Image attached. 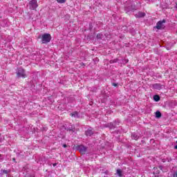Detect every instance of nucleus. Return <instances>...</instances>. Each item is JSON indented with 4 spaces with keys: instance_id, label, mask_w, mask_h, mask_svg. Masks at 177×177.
<instances>
[{
    "instance_id": "obj_17",
    "label": "nucleus",
    "mask_w": 177,
    "mask_h": 177,
    "mask_svg": "<svg viewBox=\"0 0 177 177\" xmlns=\"http://www.w3.org/2000/svg\"><path fill=\"white\" fill-rule=\"evenodd\" d=\"M3 174H8V170H3Z\"/></svg>"
},
{
    "instance_id": "obj_3",
    "label": "nucleus",
    "mask_w": 177,
    "mask_h": 177,
    "mask_svg": "<svg viewBox=\"0 0 177 177\" xmlns=\"http://www.w3.org/2000/svg\"><path fill=\"white\" fill-rule=\"evenodd\" d=\"M17 77L26 78L27 77V75H26V72L24 71V69L21 68H19L18 71L17 72Z\"/></svg>"
},
{
    "instance_id": "obj_16",
    "label": "nucleus",
    "mask_w": 177,
    "mask_h": 177,
    "mask_svg": "<svg viewBox=\"0 0 177 177\" xmlns=\"http://www.w3.org/2000/svg\"><path fill=\"white\" fill-rule=\"evenodd\" d=\"M102 37H103V35H97V38H102Z\"/></svg>"
},
{
    "instance_id": "obj_6",
    "label": "nucleus",
    "mask_w": 177,
    "mask_h": 177,
    "mask_svg": "<svg viewBox=\"0 0 177 177\" xmlns=\"http://www.w3.org/2000/svg\"><path fill=\"white\" fill-rule=\"evenodd\" d=\"M145 16H146V14L142 12H138L136 14V17H145Z\"/></svg>"
},
{
    "instance_id": "obj_14",
    "label": "nucleus",
    "mask_w": 177,
    "mask_h": 177,
    "mask_svg": "<svg viewBox=\"0 0 177 177\" xmlns=\"http://www.w3.org/2000/svg\"><path fill=\"white\" fill-rule=\"evenodd\" d=\"M153 170V174H158V170H157V167H154Z\"/></svg>"
},
{
    "instance_id": "obj_8",
    "label": "nucleus",
    "mask_w": 177,
    "mask_h": 177,
    "mask_svg": "<svg viewBox=\"0 0 177 177\" xmlns=\"http://www.w3.org/2000/svg\"><path fill=\"white\" fill-rule=\"evenodd\" d=\"M131 138L132 139H134V140H138V139H139V136L136 133H133Z\"/></svg>"
},
{
    "instance_id": "obj_5",
    "label": "nucleus",
    "mask_w": 177,
    "mask_h": 177,
    "mask_svg": "<svg viewBox=\"0 0 177 177\" xmlns=\"http://www.w3.org/2000/svg\"><path fill=\"white\" fill-rule=\"evenodd\" d=\"M86 136H92V135H93V130L91 129H88L86 131Z\"/></svg>"
},
{
    "instance_id": "obj_20",
    "label": "nucleus",
    "mask_w": 177,
    "mask_h": 177,
    "mask_svg": "<svg viewBox=\"0 0 177 177\" xmlns=\"http://www.w3.org/2000/svg\"><path fill=\"white\" fill-rule=\"evenodd\" d=\"M174 149H177V145L174 146Z\"/></svg>"
},
{
    "instance_id": "obj_18",
    "label": "nucleus",
    "mask_w": 177,
    "mask_h": 177,
    "mask_svg": "<svg viewBox=\"0 0 177 177\" xmlns=\"http://www.w3.org/2000/svg\"><path fill=\"white\" fill-rule=\"evenodd\" d=\"M63 147H67V145H66V144H64V145H63Z\"/></svg>"
},
{
    "instance_id": "obj_9",
    "label": "nucleus",
    "mask_w": 177,
    "mask_h": 177,
    "mask_svg": "<svg viewBox=\"0 0 177 177\" xmlns=\"http://www.w3.org/2000/svg\"><path fill=\"white\" fill-rule=\"evenodd\" d=\"M153 100H155V102H159L160 101V96L159 95H154L153 96Z\"/></svg>"
},
{
    "instance_id": "obj_21",
    "label": "nucleus",
    "mask_w": 177,
    "mask_h": 177,
    "mask_svg": "<svg viewBox=\"0 0 177 177\" xmlns=\"http://www.w3.org/2000/svg\"><path fill=\"white\" fill-rule=\"evenodd\" d=\"M111 63H114V61H111Z\"/></svg>"
},
{
    "instance_id": "obj_19",
    "label": "nucleus",
    "mask_w": 177,
    "mask_h": 177,
    "mask_svg": "<svg viewBox=\"0 0 177 177\" xmlns=\"http://www.w3.org/2000/svg\"><path fill=\"white\" fill-rule=\"evenodd\" d=\"M113 86H117V84H115V83H113Z\"/></svg>"
},
{
    "instance_id": "obj_4",
    "label": "nucleus",
    "mask_w": 177,
    "mask_h": 177,
    "mask_svg": "<svg viewBox=\"0 0 177 177\" xmlns=\"http://www.w3.org/2000/svg\"><path fill=\"white\" fill-rule=\"evenodd\" d=\"M162 23H165V19H163L162 21H159L156 24V28H157V30H161V29L164 28V24H162Z\"/></svg>"
},
{
    "instance_id": "obj_23",
    "label": "nucleus",
    "mask_w": 177,
    "mask_h": 177,
    "mask_svg": "<svg viewBox=\"0 0 177 177\" xmlns=\"http://www.w3.org/2000/svg\"><path fill=\"white\" fill-rule=\"evenodd\" d=\"M154 86H157V84H155Z\"/></svg>"
},
{
    "instance_id": "obj_10",
    "label": "nucleus",
    "mask_w": 177,
    "mask_h": 177,
    "mask_svg": "<svg viewBox=\"0 0 177 177\" xmlns=\"http://www.w3.org/2000/svg\"><path fill=\"white\" fill-rule=\"evenodd\" d=\"M156 118H160V117H161V112L156 111Z\"/></svg>"
},
{
    "instance_id": "obj_7",
    "label": "nucleus",
    "mask_w": 177,
    "mask_h": 177,
    "mask_svg": "<svg viewBox=\"0 0 177 177\" xmlns=\"http://www.w3.org/2000/svg\"><path fill=\"white\" fill-rule=\"evenodd\" d=\"M79 150L80 151V153H85V151H86V147H84V146H80L79 147Z\"/></svg>"
},
{
    "instance_id": "obj_22",
    "label": "nucleus",
    "mask_w": 177,
    "mask_h": 177,
    "mask_svg": "<svg viewBox=\"0 0 177 177\" xmlns=\"http://www.w3.org/2000/svg\"><path fill=\"white\" fill-rule=\"evenodd\" d=\"M53 165H54V167H56V164H54Z\"/></svg>"
},
{
    "instance_id": "obj_12",
    "label": "nucleus",
    "mask_w": 177,
    "mask_h": 177,
    "mask_svg": "<svg viewBox=\"0 0 177 177\" xmlns=\"http://www.w3.org/2000/svg\"><path fill=\"white\" fill-rule=\"evenodd\" d=\"M58 3H66V0H57Z\"/></svg>"
},
{
    "instance_id": "obj_13",
    "label": "nucleus",
    "mask_w": 177,
    "mask_h": 177,
    "mask_svg": "<svg viewBox=\"0 0 177 177\" xmlns=\"http://www.w3.org/2000/svg\"><path fill=\"white\" fill-rule=\"evenodd\" d=\"M72 117H78V113L77 112H74L73 113H71Z\"/></svg>"
},
{
    "instance_id": "obj_1",
    "label": "nucleus",
    "mask_w": 177,
    "mask_h": 177,
    "mask_svg": "<svg viewBox=\"0 0 177 177\" xmlns=\"http://www.w3.org/2000/svg\"><path fill=\"white\" fill-rule=\"evenodd\" d=\"M50 39H52L50 35L44 34L42 35V37H41L42 44H48L50 42Z\"/></svg>"
},
{
    "instance_id": "obj_2",
    "label": "nucleus",
    "mask_w": 177,
    "mask_h": 177,
    "mask_svg": "<svg viewBox=\"0 0 177 177\" xmlns=\"http://www.w3.org/2000/svg\"><path fill=\"white\" fill-rule=\"evenodd\" d=\"M37 6H38V2L37 1V0H31L29 2V8L32 10H35V9H37Z\"/></svg>"
},
{
    "instance_id": "obj_15",
    "label": "nucleus",
    "mask_w": 177,
    "mask_h": 177,
    "mask_svg": "<svg viewBox=\"0 0 177 177\" xmlns=\"http://www.w3.org/2000/svg\"><path fill=\"white\" fill-rule=\"evenodd\" d=\"M173 177H177V171L174 173Z\"/></svg>"
},
{
    "instance_id": "obj_11",
    "label": "nucleus",
    "mask_w": 177,
    "mask_h": 177,
    "mask_svg": "<svg viewBox=\"0 0 177 177\" xmlns=\"http://www.w3.org/2000/svg\"><path fill=\"white\" fill-rule=\"evenodd\" d=\"M117 174L118 175V176H122V171H121V169L117 170Z\"/></svg>"
}]
</instances>
